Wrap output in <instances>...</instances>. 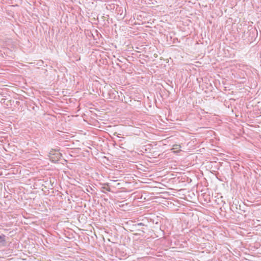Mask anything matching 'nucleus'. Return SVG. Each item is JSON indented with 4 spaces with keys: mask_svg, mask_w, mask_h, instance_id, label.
<instances>
[{
    "mask_svg": "<svg viewBox=\"0 0 261 261\" xmlns=\"http://www.w3.org/2000/svg\"><path fill=\"white\" fill-rule=\"evenodd\" d=\"M137 23H138V24H140V22H137L136 21H135V22H134V24H137Z\"/></svg>",
    "mask_w": 261,
    "mask_h": 261,
    "instance_id": "obj_3",
    "label": "nucleus"
},
{
    "mask_svg": "<svg viewBox=\"0 0 261 261\" xmlns=\"http://www.w3.org/2000/svg\"><path fill=\"white\" fill-rule=\"evenodd\" d=\"M138 226H143L144 224L142 223H138L136 224Z\"/></svg>",
    "mask_w": 261,
    "mask_h": 261,
    "instance_id": "obj_2",
    "label": "nucleus"
},
{
    "mask_svg": "<svg viewBox=\"0 0 261 261\" xmlns=\"http://www.w3.org/2000/svg\"><path fill=\"white\" fill-rule=\"evenodd\" d=\"M6 236L4 234L0 236V243L4 244L6 242Z\"/></svg>",
    "mask_w": 261,
    "mask_h": 261,
    "instance_id": "obj_1",
    "label": "nucleus"
}]
</instances>
